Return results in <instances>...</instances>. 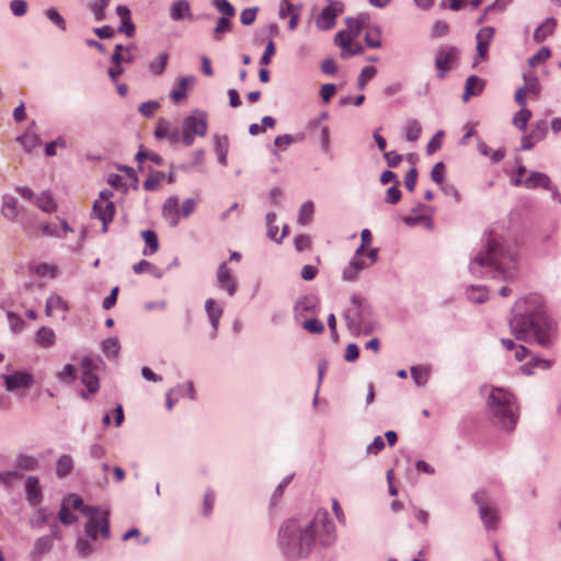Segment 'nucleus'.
<instances>
[{
	"mask_svg": "<svg viewBox=\"0 0 561 561\" xmlns=\"http://www.w3.org/2000/svg\"><path fill=\"white\" fill-rule=\"evenodd\" d=\"M334 531L335 526L325 511L317 512L314 517L306 523L289 518L278 530V546L288 560L306 558L316 539L322 546H330L335 538Z\"/></svg>",
	"mask_w": 561,
	"mask_h": 561,
	"instance_id": "f257e3e1",
	"label": "nucleus"
},
{
	"mask_svg": "<svg viewBox=\"0 0 561 561\" xmlns=\"http://www.w3.org/2000/svg\"><path fill=\"white\" fill-rule=\"evenodd\" d=\"M540 298L536 295L519 299L510 328L518 341H535L541 347H549L556 336L553 324L540 311Z\"/></svg>",
	"mask_w": 561,
	"mask_h": 561,
	"instance_id": "f03ea898",
	"label": "nucleus"
},
{
	"mask_svg": "<svg viewBox=\"0 0 561 561\" xmlns=\"http://www.w3.org/2000/svg\"><path fill=\"white\" fill-rule=\"evenodd\" d=\"M486 414L491 423L501 431L513 432L519 419V408L515 396L502 387L482 386Z\"/></svg>",
	"mask_w": 561,
	"mask_h": 561,
	"instance_id": "7ed1b4c3",
	"label": "nucleus"
},
{
	"mask_svg": "<svg viewBox=\"0 0 561 561\" xmlns=\"http://www.w3.org/2000/svg\"><path fill=\"white\" fill-rule=\"evenodd\" d=\"M207 115L204 112L195 111L186 116L182 123L181 142L185 147L194 144L195 137H204L207 134Z\"/></svg>",
	"mask_w": 561,
	"mask_h": 561,
	"instance_id": "20e7f679",
	"label": "nucleus"
},
{
	"mask_svg": "<svg viewBox=\"0 0 561 561\" xmlns=\"http://www.w3.org/2000/svg\"><path fill=\"white\" fill-rule=\"evenodd\" d=\"M507 261H512V255L506 253L500 242L495 239L488 241V252L484 255H478L471 263V268L478 266H492L502 270Z\"/></svg>",
	"mask_w": 561,
	"mask_h": 561,
	"instance_id": "39448f33",
	"label": "nucleus"
},
{
	"mask_svg": "<svg viewBox=\"0 0 561 561\" xmlns=\"http://www.w3.org/2000/svg\"><path fill=\"white\" fill-rule=\"evenodd\" d=\"M460 59V50L455 46H440L435 55V68L437 77L444 79L447 73L455 69Z\"/></svg>",
	"mask_w": 561,
	"mask_h": 561,
	"instance_id": "423d86ee",
	"label": "nucleus"
},
{
	"mask_svg": "<svg viewBox=\"0 0 561 561\" xmlns=\"http://www.w3.org/2000/svg\"><path fill=\"white\" fill-rule=\"evenodd\" d=\"M368 20L369 18L366 14H360L357 18H347L346 28L337 32L335 35V44L341 48H347L360 35Z\"/></svg>",
	"mask_w": 561,
	"mask_h": 561,
	"instance_id": "0eeeda50",
	"label": "nucleus"
},
{
	"mask_svg": "<svg viewBox=\"0 0 561 561\" xmlns=\"http://www.w3.org/2000/svg\"><path fill=\"white\" fill-rule=\"evenodd\" d=\"M113 193L108 190L101 191L99 198L93 204L92 213L95 218L102 221L103 231H107V225L113 220L115 215V205L111 201Z\"/></svg>",
	"mask_w": 561,
	"mask_h": 561,
	"instance_id": "6e6552de",
	"label": "nucleus"
},
{
	"mask_svg": "<svg viewBox=\"0 0 561 561\" xmlns=\"http://www.w3.org/2000/svg\"><path fill=\"white\" fill-rule=\"evenodd\" d=\"M365 251L363 248H358L355 255L351 260L348 266L343 272V278L345 280H354L359 271L373 265L377 261V250L370 249L366 257H364Z\"/></svg>",
	"mask_w": 561,
	"mask_h": 561,
	"instance_id": "1a4fd4ad",
	"label": "nucleus"
},
{
	"mask_svg": "<svg viewBox=\"0 0 561 561\" xmlns=\"http://www.w3.org/2000/svg\"><path fill=\"white\" fill-rule=\"evenodd\" d=\"M516 362H524L529 359L520 366V371L524 375L530 376L536 374L537 370H547L551 367L552 362L535 355L534 353H514Z\"/></svg>",
	"mask_w": 561,
	"mask_h": 561,
	"instance_id": "9d476101",
	"label": "nucleus"
},
{
	"mask_svg": "<svg viewBox=\"0 0 561 561\" xmlns=\"http://www.w3.org/2000/svg\"><path fill=\"white\" fill-rule=\"evenodd\" d=\"M98 360L92 357H84L81 363V382L90 393H96L100 388L99 377L94 374L98 369Z\"/></svg>",
	"mask_w": 561,
	"mask_h": 561,
	"instance_id": "9b49d317",
	"label": "nucleus"
},
{
	"mask_svg": "<svg viewBox=\"0 0 561 561\" xmlns=\"http://www.w3.org/2000/svg\"><path fill=\"white\" fill-rule=\"evenodd\" d=\"M344 5L339 1H331L316 19V25L319 30L328 31L335 25V20L343 12Z\"/></svg>",
	"mask_w": 561,
	"mask_h": 561,
	"instance_id": "f8f14e48",
	"label": "nucleus"
},
{
	"mask_svg": "<svg viewBox=\"0 0 561 561\" xmlns=\"http://www.w3.org/2000/svg\"><path fill=\"white\" fill-rule=\"evenodd\" d=\"M5 390L9 392L18 389H28L33 385V376L25 371H15L13 374H2Z\"/></svg>",
	"mask_w": 561,
	"mask_h": 561,
	"instance_id": "ddd939ff",
	"label": "nucleus"
},
{
	"mask_svg": "<svg viewBox=\"0 0 561 561\" xmlns=\"http://www.w3.org/2000/svg\"><path fill=\"white\" fill-rule=\"evenodd\" d=\"M154 136L159 139L165 138L173 145L181 142L179 128L163 117H160L157 122Z\"/></svg>",
	"mask_w": 561,
	"mask_h": 561,
	"instance_id": "4468645a",
	"label": "nucleus"
},
{
	"mask_svg": "<svg viewBox=\"0 0 561 561\" xmlns=\"http://www.w3.org/2000/svg\"><path fill=\"white\" fill-rule=\"evenodd\" d=\"M494 33H495V31H494V27H492V26H484L478 32L476 39H477V56L479 59L486 60L489 46H490L491 42L493 41Z\"/></svg>",
	"mask_w": 561,
	"mask_h": 561,
	"instance_id": "2eb2a0df",
	"label": "nucleus"
},
{
	"mask_svg": "<svg viewBox=\"0 0 561 561\" xmlns=\"http://www.w3.org/2000/svg\"><path fill=\"white\" fill-rule=\"evenodd\" d=\"M217 282L219 287L226 290L229 296L234 295L237 290V280L233 277L231 270L227 266V263H222L218 267Z\"/></svg>",
	"mask_w": 561,
	"mask_h": 561,
	"instance_id": "dca6fc26",
	"label": "nucleus"
},
{
	"mask_svg": "<svg viewBox=\"0 0 561 561\" xmlns=\"http://www.w3.org/2000/svg\"><path fill=\"white\" fill-rule=\"evenodd\" d=\"M194 76L180 77L176 87L171 92V99L173 102L179 103L187 98V92L195 84Z\"/></svg>",
	"mask_w": 561,
	"mask_h": 561,
	"instance_id": "f3484780",
	"label": "nucleus"
},
{
	"mask_svg": "<svg viewBox=\"0 0 561 561\" xmlns=\"http://www.w3.org/2000/svg\"><path fill=\"white\" fill-rule=\"evenodd\" d=\"M26 499L32 506L38 505L43 501L39 480L35 476H28L25 480Z\"/></svg>",
	"mask_w": 561,
	"mask_h": 561,
	"instance_id": "a211bd4d",
	"label": "nucleus"
},
{
	"mask_svg": "<svg viewBox=\"0 0 561 561\" xmlns=\"http://www.w3.org/2000/svg\"><path fill=\"white\" fill-rule=\"evenodd\" d=\"M162 215L164 219L172 226L175 227L180 222V205L178 197H169L162 207Z\"/></svg>",
	"mask_w": 561,
	"mask_h": 561,
	"instance_id": "6ab92c4d",
	"label": "nucleus"
},
{
	"mask_svg": "<svg viewBox=\"0 0 561 561\" xmlns=\"http://www.w3.org/2000/svg\"><path fill=\"white\" fill-rule=\"evenodd\" d=\"M351 301L352 306L345 312V320L347 321L350 328L358 330L362 319V298L358 296H353Z\"/></svg>",
	"mask_w": 561,
	"mask_h": 561,
	"instance_id": "aec40b11",
	"label": "nucleus"
},
{
	"mask_svg": "<svg viewBox=\"0 0 561 561\" xmlns=\"http://www.w3.org/2000/svg\"><path fill=\"white\" fill-rule=\"evenodd\" d=\"M54 546V541L49 536L38 537L33 545L30 558L32 561H41L42 557L49 552Z\"/></svg>",
	"mask_w": 561,
	"mask_h": 561,
	"instance_id": "412c9836",
	"label": "nucleus"
},
{
	"mask_svg": "<svg viewBox=\"0 0 561 561\" xmlns=\"http://www.w3.org/2000/svg\"><path fill=\"white\" fill-rule=\"evenodd\" d=\"M485 87V81L477 76H470L466 80L462 100L467 102L471 96L482 93Z\"/></svg>",
	"mask_w": 561,
	"mask_h": 561,
	"instance_id": "4be33fe9",
	"label": "nucleus"
},
{
	"mask_svg": "<svg viewBox=\"0 0 561 561\" xmlns=\"http://www.w3.org/2000/svg\"><path fill=\"white\" fill-rule=\"evenodd\" d=\"M557 26V21L553 18L546 19L534 32V41L542 43L546 38L551 36Z\"/></svg>",
	"mask_w": 561,
	"mask_h": 561,
	"instance_id": "5701e85b",
	"label": "nucleus"
},
{
	"mask_svg": "<svg viewBox=\"0 0 561 561\" xmlns=\"http://www.w3.org/2000/svg\"><path fill=\"white\" fill-rule=\"evenodd\" d=\"M116 13L122 22V25L118 31L125 33L128 37H133L135 34V25L130 20L129 9L125 5H118L116 8Z\"/></svg>",
	"mask_w": 561,
	"mask_h": 561,
	"instance_id": "b1692460",
	"label": "nucleus"
},
{
	"mask_svg": "<svg viewBox=\"0 0 561 561\" xmlns=\"http://www.w3.org/2000/svg\"><path fill=\"white\" fill-rule=\"evenodd\" d=\"M480 518L488 530L495 529L499 523L497 511L488 505H481L479 510Z\"/></svg>",
	"mask_w": 561,
	"mask_h": 561,
	"instance_id": "393cba45",
	"label": "nucleus"
},
{
	"mask_svg": "<svg viewBox=\"0 0 561 561\" xmlns=\"http://www.w3.org/2000/svg\"><path fill=\"white\" fill-rule=\"evenodd\" d=\"M68 310L67 301L59 295H51L46 302L45 313L53 317L57 312H66Z\"/></svg>",
	"mask_w": 561,
	"mask_h": 561,
	"instance_id": "a878e982",
	"label": "nucleus"
},
{
	"mask_svg": "<svg viewBox=\"0 0 561 561\" xmlns=\"http://www.w3.org/2000/svg\"><path fill=\"white\" fill-rule=\"evenodd\" d=\"M550 179L548 175L541 172H531L526 179H524L523 186L526 188H549Z\"/></svg>",
	"mask_w": 561,
	"mask_h": 561,
	"instance_id": "bb28decb",
	"label": "nucleus"
},
{
	"mask_svg": "<svg viewBox=\"0 0 561 561\" xmlns=\"http://www.w3.org/2000/svg\"><path fill=\"white\" fill-rule=\"evenodd\" d=\"M205 309L210 320L214 330H217L219 320L222 316V307L217 304L213 298H209L205 302Z\"/></svg>",
	"mask_w": 561,
	"mask_h": 561,
	"instance_id": "cd10ccee",
	"label": "nucleus"
},
{
	"mask_svg": "<svg viewBox=\"0 0 561 561\" xmlns=\"http://www.w3.org/2000/svg\"><path fill=\"white\" fill-rule=\"evenodd\" d=\"M142 240L146 243V248L142 250L144 255H152L159 250L158 236L153 230H144L141 232Z\"/></svg>",
	"mask_w": 561,
	"mask_h": 561,
	"instance_id": "c85d7f7f",
	"label": "nucleus"
},
{
	"mask_svg": "<svg viewBox=\"0 0 561 561\" xmlns=\"http://www.w3.org/2000/svg\"><path fill=\"white\" fill-rule=\"evenodd\" d=\"M319 306V299L316 296H305L296 302L295 312L298 316H305L306 312L314 311Z\"/></svg>",
	"mask_w": 561,
	"mask_h": 561,
	"instance_id": "c756f323",
	"label": "nucleus"
},
{
	"mask_svg": "<svg viewBox=\"0 0 561 561\" xmlns=\"http://www.w3.org/2000/svg\"><path fill=\"white\" fill-rule=\"evenodd\" d=\"M73 469V459L68 454H62L56 462V476L64 479L71 473Z\"/></svg>",
	"mask_w": 561,
	"mask_h": 561,
	"instance_id": "7c9ffc66",
	"label": "nucleus"
},
{
	"mask_svg": "<svg viewBox=\"0 0 561 561\" xmlns=\"http://www.w3.org/2000/svg\"><path fill=\"white\" fill-rule=\"evenodd\" d=\"M1 214L4 218H7L9 220H14L16 218L19 210H18V199L14 196H11V195L3 196Z\"/></svg>",
	"mask_w": 561,
	"mask_h": 561,
	"instance_id": "2f4dec72",
	"label": "nucleus"
},
{
	"mask_svg": "<svg viewBox=\"0 0 561 561\" xmlns=\"http://www.w3.org/2000/svg\"><path fill=\"white\" fill-rule=\"evenodd\" d=\"M34 204L45 213H54L57 209V204L48 192H42L34 199Z\"/></svg>",
	"mask_w": 561,
	"mask_h": 561,
	"instance_id": "473e14b6",
	"label": "nucleus"
},
{
	"mask_svg": "<svg viewBox=\"0 0 561 561\" xmlns=\"http://www.w3.org/2000/svg\"><path fill=\"white\" fill-rule=\"evenodd\" d=\"M30 271L37 276L49 278H55L58 274L57 266L48 263L32 264Z\"/></svg>",
	"mask_w": 561,
	"mask_h": 561,
	"instance_id": "72a5a7b5",
	"label": "nucleus"
},
{
	"mask_svg": "<svg viewBox=\"0 0 561 561\" xmlns=\"http://www.w3.org/2000/svg\"><path fill=\"white\" fill-rule=\"evenodd\" d=\"M170 15L174 21H180L191 15L190 3L186 0L174 2L170 10Z\"/></svg>",
	"mask_w": 561,
	"mask_h": 561,
	"instance_id": "f704fd0d",
	"label": "nucleus"
},
{
	"mask_svg": "<svg viewBox=\"0 0 561 561\" xmlns=\"http://www.w3.org/2000/svg\"><path fill=\"white\" fill-rule=\"evenodd\" d=\"M36 341L41 347H51L55 342V332L50 328L43 327L37 331Z\"/></svg>",
	"mask_w": 561,
	"mask_h": 561,
	"instance_id": "c9c22d12",
	"label": "nucleus"
},
{
	"mask_svg": "<svg viewBox=\"0 0 561 561\" xmlns=\"http://www.w3.org/2000/svg\"><path fill=\"white\" fill-rule=\"evenodd\" d=\"M168 59L169 55L167 53L159 54L158 57L149 64L150 72L157 77L161 76L165 70Z\"/></svg>",
	"mask_w": 561,
	"mask_h": 561,
	"instance_id": "e433bc0d",
	"label": "nucleus"
},
{
	"mask_svg": "<svg viewBox=\"0 0 561 561\" xmlns=\"http://www.w3.org/2000/svg\"><path fill=\"white\" fill-rule=\"evenodd\" d=\"M16 466L24 471L35 470L38 466V460L27 454H21L16 457Z\"/></svg>",
	"mask_w": 561,
	"mask_h": 561,
	"instance_id": "4c0bfd02",
	"label": "nucleus"
},
{
	"mask_svg": "<svg viewBox=\"0 0 561 561\" xmlns=\"http://www.w3.org/2000/svg\"><path fill=\"white\" fill-rule=\"evenodd\" d=\"M230 19L231 18H225V16H221L218 19L217 25L214 30V39L215 41H218V42L221 41L222 36L232 30Z\"/></svg>",
	"mask_w": 561,
	"mask_h": 561,
	"instance_id": "58836bf2",
	"label": "nucleus"
},
{
	"mask_svg": "<svg viewBox=\"0 0 561 561\" xmlns=\"http://www.w3.org/2000/svg\"><path fill=\"white\" fill-rule=\"evenodd\" d=\"M313 211L314 207L311 202L304 203L298 214V224L301 226L309 225L312 220Z\"/></svg>",
	"mask_w": 561,
	"mask_h": 561,
	"instance_id": "ea45409f",
	"label": "nucleus"
},
{
	"mask_svg": "<svg viewBox=\"0 0 561 561\" xmlns=\"http://www.w3.org/2000/svg\"><path fill=\"white\" fill-rule=\"evenodd\" d=\"M411 376L417 386H424L430 376V369L422 366H412L410 368Z\"/></svg>",
	"mask_w": 561,
	"mask_h": 561,
	"instance_id": "a19ab883",
	"label": "nucleus"
},
{
	"mask_svg": "<svg viewBox=\"0 0 561 561\" xmlns=\"http://www.w3.org/2000/svg\"><path fill=\"white\" fill-rule=\"evenodd\" d=\"M77 368L72 364H67L57 374V379L64 383H71L76 379Z\"/></svg>",
	"mask_w": 561,
	"mask_h": 561,
	"instance_id": "79ce46f5",
	"label": "nucleus"
},
{
	"mask_svg": "<svg viewBox=\"0 0 561 561\" xmlns=\"http://www.w3.org/2000/svg\"><path fill=\"white\" fill-rule=\"evenodd\" d=\"M531 117V112L528 108H520L513 118V124L520 130H525Z\"/></svg>",
	"mask_w": 561,
	"mask_h": 561,
	"instance_id": "37998d69",
	"label": "nucleus"
},
{
	"mask_svg": "<svg viewBox=\"0 0 561 561\" xmlns=\"http://www.w3.org/2000/svg\"><path fill=\"white\" fill-rule=\"evenodd\" d=\"M422 134V127L415 119L409 121L405 126V136L409 141H415Z\"/></svg>",
	"mask_w": 561,
	"mask_h": 561,
	"instance_id": "c03bdc74",
	"label": "nucleus"
},
{
	"mask_svg": "<svg viewBox=\"0 0 561 561\" xmlns=\"http://www.w3.org/2000/svg\"><path fill=\"white\" fill-rule=\"evenodd\" d=\"M22 474L16 470H7L0 472V484L3 485L7 490L12 488L13 482L16 479H20Z\"/></svg>",
	"mask_w": 561,
	"mask_h": 561,
	"instance_id": "a18cd8bd",
	"label": "nucleus"
},
{
	"mask_svg": "<svg viewBox=\"0 0 561 561\" xmlns=\"http://www.w3.org/2000/svg\"><path fill=\"white\" fill-rule=\"evenodd\" d=\"M467 296L471 301L474 302H483L488 298V293L484 287L481 286H472L468 289Z\"/></svg>",
	"mask_w": 561,
	"mask_h": 561,
	"instance_id": "49530a36",
	"label": "nucleus"
},
{
	"mask_svg": "<svg viewBox=\"0 0 561 561\" xmlns=\"http://www.w3.org/2000/svg\"><path fill=\"white\" fill-rule=\"evenodd\" d=\"M551 56V51L548 47H541L531 58H529L528 64L530 67H536L542 62H545L547 59H549Z\"/></svg>",
	"mask_w": 561,
	"mask_h": 561,
	"instance_id": "de8ad7c7",
	"label": "nucleus"
},
{
	"mask_svg": "<svg viewBox=\"0 0 561 561\" xmlns=\"http://www.w3.org/2000/svg\"><path fill=\"white\" fill-rule=\"evenodd\" d=\"M58 517H59V520L65 526H70L78 519V517L75 514L70 513L68 506L65 503H62L60 506Z\"/></svg>",
	"mask_w": 561,
	"mask_h": 561,
	"instance_id": "09e8293b",
	"label": "nucleus"
},
{
	"mask_svg": "<svg viewBox=\"0 0 561 561\" xmlns=\"http://www.w3.org/2000/svg\"><path fill=\"white\" fill-rule=\"evenodd\" d=\"M172 391L181 397L187 394L191 400L196 399V393L192 381H188L186 385H178L176 387L172 388Z\"/></svg>",
	"mask_w": 561,
	"mask_h": 561,
	"instance_id": "8fccbe9b",
	"label": "nucleus"
},
{
	"mask_svg": "<svg viewBox=\"0 0 561 561\" xmlns=\"http://www.w3.org/2000/svg\"><path fill=\"white\" fill-rule=\"evenodd\" d=\"M376 72H377V70L375 67H371V66L365 67L360 71L359 77H358V88L360 90L365 89V85L367 84V82L369 80H371L375 77Z\"/></svg>",
	"mask_w": 561,
	"mask_h": 561,
	"instance_id": "3c124183",
	"label": "nucleus"
},
{
	"mask_svg": "<svg viewBox=\"0 0 561 561\" xmlns=\"http://www.w3.org/2000/svg\"><path fill=\"white\" fill-rule=\"evenodd\" d=\"M99 523H101V517L88 520L87 524L84 525L85 535L93 541L98 539V533L100 529Z\"/></svg>",
	"mask_w": 561,
	"mask_h": 561,
	"instance_id": "603ef678",
	"label": "nucleus"
},
{
	"mask_svg": "<svg viewBox=\"0 0 561 561\" xmlns=\"http://www.w3.org/2000/svg\"><path fill=\"white\" fill-rule=\"evenodd\" d=\"M365 41L368 47L379 48L381 39L378 30L368 28L365 35Z\"/></svg>",
	"mask_w": 561,
	"mask_h": 561,
	"instance_id": "864d4df0",
	"label": "nucleus"
},
{
	"mask_svg": "<svg viewBox=\"0 0 561 561\" xmlns=\"http://www.w3.org/2000/svg\"><path fill=\"white\" fill-rule=\"evenodd\" d=\"M403 220L410 227L416 226L419 224H423V225H425L426 227L430 228L431 225H432L431 218L427 217V216H424V215H415V216L414 215H410V216L404 217Z\"/></svg>",
	"mask_w": 561,
	"mask_h": 561,
	"instance_id": "5fc2aeb1",
	"label": "nucleus"
},
{
	"mask_svg": "<svg viewBox=\"0 0 561 561\" xmlns=\"http://www.w3.org/2000/svg\"><path fill=\"white\" fill-rule=\"evenodd\" d=\"M19 140L27 151H31L41 144L39 138L34 134H25Z\"/></svg>",
	"mask_w": 561,
	"mask_h": 561,
	"instance_id": "6e6d98bb",
	"label": "nucleus"
},
{
	"mask_svg": "<svg viewBox=\"0 0 561 561\" xmlns=\"http://www.w3.org/2000/svg\"><path fill=\"white\" fill-rule=\"evenodd\" d=\"M294 478V474H288L286 476L282 481L280 483L276 486L274 493L272 494V504H274L277 500H279L284 493V490L287 488V485L290 483V481L293 480Z\"/></svg>",
	"mask_w": 561,
	"mask_h": 561,
	"instance_id": "4d7b16f0",
	"label": "nucleus"
},
{
	"mask_svg": "<svg viewBox=\"0 0 561 561\" xmlns=\"http://www.w3.org/2000/svg\"><path fill=\"white\" fill-rule=\"evenodd\" d=\"M76 550L80 557H88L92 553L93 549L90 542L81 537L77 538L76 541Z\"/></svg>",
	"mask_w": 561,
	"mask_h": 561,
	"instance_id": "13d9d810",
	"label": "nucleus"
},
{
	"mask_svg": "<svg viewBox=\"0 0 561 561\" xmlns=\"http://www.w3.org/2000/svg\"><path fill=\"white\" fill-rule=\"evenodd\" d=\"M108 5V0H96L91 5V10L94 13L96 21H102L105 18V9Z\"/></svg>",
	"mask_w": 561,
	"mask_h": 561,
	"instance_id": "bf43d9fd",
	"label": "nucleus"
},
{
	"mask_svg": "<svg viewBox=\"0 0 561 561\" xmlns=\"http://www.w3.org/2000/svg\"><path fill=\"white\" fill-rule=\"evenodd\" d=\"M295 249L298 252H302L309 250L311 248L312 241L311 238L307 234H299L294 240Z\"/></svg>",
	"mask_w": 561,
	"mask_h": 561,
	"instance_id": "052dcab7",
	"label": "nucleus"
},
{
	"mask_svg": "<svg viewBox=\"0 0 561 561\" xmlns=\"http://www.w3.org/2000/svg\"><path fill=\"white\" fill-rule=\"evenodd\" d=\"M159 103L157 101H148L144 102L139 105L138 111L146 117L152 116L156 111L159 108Z\"/></svg>",
	"mask_w": 561,
	"mask_h": 561,
	"instance_id": "680f3d73",
	"label": "nucleus"
},
{
	"mask_svg": "<svg viewBox=\"0 0 561 561\" xmlns=\"http://www.w3.org/2000/svg\"><path fill=\"white\" fill-rule=\"evenodd\" d=\"M445 176V164L443 162H437L432 171H431V179L437 183L442 184Z\"/></svg>",
	"mask_w": 561,
	"mask_h": 561,
	"instance_id": "e2e57ef3",
	"label": "nucleus"
},
{
	"mask_svg": "<svg viewBox=\"0 0 561 561\" xmlns=\"http://www.w3.org/2000/svg\"><path fill=\"white\" fill-rule=\"evenodd\" d=\"M364 48L360 44L352 42V44L347 48H342L341 57L343 59H347L351 56L363 54Z\"/></svg>",
	"mask_w": 561,
	"mask_h": 561,
	"instance_id": "0e129e2a",
	"label": "nucleus"
},
{
	"mask_svg": "<svg viewBox=\"0 0 561 561\" xmlns=\"http://www.w3.org/2000/svg\"><path fill=\"white\" fill-rule=\"evenodd\" d=\"M385 448V442L381 436H376L374 440L366 447L367 455H377Z\"/></svg>",
	"mask_w": 561,
	"mask_h": 561,
	"instance_id": "69168bd1",
	"label": "nucleus"
},
{
	"mask_svg": "<svg viewBox=\"0 0 561 561\" xmlns=\"http://www.w3.org/2000/svg\"><path fill=\"white\" fill-rule=\"evenodd\" d=\"M304 328L310 333H321L324 330L323 323L314 318L306 320Z\"/></svg>",
	"mask_w": 561,
	"mask_h": 561,
	"instance_id": "338daca9",
	"label": "nucleus"
},
{
	"mask_svg": "<svg viewBox=\"0 0 561 561\" xmlns=\"http://www.w3.org/2000/svg\"><path fill=\"white\" fill-rule=\"evenodd\" d=\"M524 89H526L528 95L538 98L541 87L537 78H530L529 80H527L526 84L524 85Z\"/></svg>",
	"mask_w": 561,
	"mask_h": 561,
	"instance_id": "774afa93",
	"label": "nucleus"
}]
</instances>
